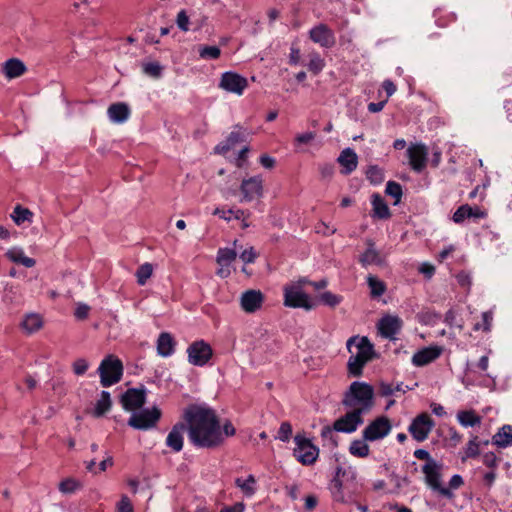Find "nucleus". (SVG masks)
I'll return each instance as SVG.
<instances>
[{
  "label": "nucleus",
  "mask_w": 512,
  "mask_h": 512,
  "mask_svg": "<svg viewBox=\"0 0 512 512\" xmlns=\"http://www.w3.org/2000/svg\"><path fill=\"white\" fill-rule=\"evenodd\" d=\"M163 66L157 61L143 62L142 71L145 75L158 79L163 74Z\"/></svg>",
  "instance_id": "obj_41"
},
{
  "label": "nucleus",
  "mask_w": 512,
  "mask_h": 512,
  "mask_svg": "<svg viewBox=\"0 0 512 512\" xmlns=\"http://www.w3.org/2000/svg\"><path fill=\"white\" fill-rule=\"evenodd\" d=\"M264 295L260 290H247L242 293L240 305L246 313H254L262 307Z\"/></svg>",
  "instance_id": "obj_20"
},
{
  "label": "nucleus",
  "mask_w": 512,
  "mask_h": 512,
  "mask_svg": "<svg viewBox=\"0 0 512 512\" xmlns=\"http://www.w3.org/2000/svg\"><path fill=\"white\" fill-rule=\"evenodd\" d=\"M89 368V363L84 358L76 359L72 364V369L75 375L82 376L86 373Z\"/></svg>",
  "instance_id": "obj_53"
},
{
  "label": "nucleus",
  "mask_w": 512,
  "mask_h": 512,
  "mask_svg": "<svg viewBox=\"0 0 512 512\" xmlns=\"http://www.w3.org/2000/svg\"><path fill=\"white\" fill-rule=\"evenodd\" d=\"M80 487H81L80 482L73 478L64 479L59 483V490H60V492H62L64 494L74 493Z\"/></svg>",
  "instance_id": "obj_48"
},
{
  "label": "nucleus",
  "mask_w": 512,
  "mask_h": 512,
  "mask_svg": "<svg viewBox=\"0 0 512 512\" xmlns=\"http://www.w3.org/2000/svg\"><path fill=\"white\" fill-rule=\"evenodd\" d=\"M337 161L342 167L341 173L343 175L351 174L357 168L358 165L357 154L351 148H345L344 150H342Z\"/></svg>",
  "instance_id": "obj_22"
},
{
  "label": "nucleus",
  "mask_w": 512,
  "mask_h": 512,
  "mask_svg": "<svg viewBox=\"0 0 512 512\" xmlns=\"http://www.w3.org/2000/svg\"><path fill=\"white\" fill-rule=\"evenodd\" d=\"M359 262L363 267H367L372 264H381L380 254L371 240L367 241V249L360 256Z\"/></svg>",
  "instance_id": "obj_32"
},
{
  "label": "nucleus",
  "mask_w": 512,
  "mask_h": 512,
  "mask_svg": "<svg viewBox=\"0 0 512 512\" xmlns=\"http://www.w3.org/2000/svg\"><path fill=\"white\" fill-rule=\"evenodd\" d=\"M97 372L100 376L101 385L103 387H110L118 383L122 378V361L114 355H108L101 361Z\"/></svg>",
  "instance_id": "obj_4"
},
{
  "label": "nucleus",
  "mask_w": 512,
  "mask_h": 512,
  "mask_svg": "<svg viewBox=\"0 0 512 512\" xmlns=\"http://www.w3.org/2000/svg\"><path fill=\"white\" fill-rule=\"evenodd\" d=\"M198 53L200 58L205 60H215L218 59L221 55V50L217 46H206L202 45L198 49Z\"/></svg>",
  "instance_id": "obj_45"
},
{
  "label": "nucleus",
  "mask_w": 512,
  "mask_h": 512,
  "mask_svg": "<svg viewBox=\"0 0 512 512\" xmlns=\"http://www.w3.org/2000/svg\"><path fill=\"white\" fill-rule=\"evenodd\" d=\"M284 305L309 311L316 307V302L304 292L301 285H290L284 288Z\"/></svg>",
  "instance_id": "obj_7"
},
{
  "label": "nucleus",
  "mask_w": 512,
  "mask_h": 512,
  "mask_svg": "<svg viewBox=\"0 0 512 512\" xmlns=\"http://www.w3.org/2000/svg\"><path fill=\"white\" fill-rule=\"evenodd\" d=\"M89 313V306L86 304H79L75 310V317L77 319H85L87 318Z\"/></svg>",
  "instance_id": "obj_63"
},
{
  "label": "nucleus",
  "mask_w": 512,
  "mask_h": 512,
  "mask_svg": "<svg viewBox=\"0 0 512 512\" xmlns=\"http://www.w3.org/2000/svg\"><path fill=\"white\" fill-rule=\"evenodd\" d=\"M443 352V348L437 345L424 347L412 356V364L416 367L426 366L438 359Z\"/></svg>",
  "instance_id": "obj_19"
},
{
  "label": "nucleus",
  "mask_w": 512,
  "mask_h": 512,
  "mask_svg": "<svg viewBox=\"0 0 512 512\" xmlns=\"http://www.w3.org/2000/svg\"><path fill=\"white\" fill-rule=\"evenodd\" d=\"M409 164L417 173H421L427 164L428 150L424 144H412L407 149Z\"/></svg>",
  "instance_id": "obj_17"
},
{
  "label": "nucleus",
  "mask_w": 512,
  "mask_h": 512,
  "mask_svg": "<svg viewBox=\"0 0 512 512\" xmlns=\"http://www.w3.org/2000/svg\"><path fill=\"white\" fill-rule=\"evenodd\" d=\"M391 428L390 420L386 416H380L362 431V437L370 442L383 439L390 433Z\"/></svg>",
  "instance_id": "obj_11"
},
{
  "label": "nucleus",
  "mask_w": 512,
  "mask_h": 512,
  "mask_svg": "<svg viewBox=\"0 0 512 512\" xmlns=\"http://www.w3.org/2000/svg\"><path fill=\"white\" fill-rule=\"evenodd\" d=\"M257 255H256V252L254 251V248L253 247H250L249 249H245L241 254H240V259L245 263V264H249V263H253L256 259Z\"/></svg>",
  "instance_id": "obj_58"
},
{
  "label": "nucleus",
  "mask_w": 512,
  "mask_h": 512,
  "mask_svg": "<svg viewBox=\"0 0 512 512\" xmlns=\"http://www.w3.org/2000/svg\"><path fill=\"white\" fill-rule=\"evenodd\" d=\"M176 347V341L171 333L162 332L158 336L156 342V349L158 355L161 357L167 358L174 354Z\"/></svg>",
  "instance_id": "obj_23"
},
{
  "label": "nucleus",
  "mask_w": 512,
  "mask_h": 512,
  "mask_svg": "<svg viewBox=\"0 0 512 512\" xmlns=\"http://www.w3.org/2000/svg\"><path fill=\"white\" fill-rule=\"evenodd\" d=\"M189 23V16L187 15L186 11H179L176 17V24L178 28L183 32H187L189 31Z\"/></svg>",
  "instance_id": "obj_55"
},
{
  "label": "nucleus",
  "mask_w": 512,
  "mask_h": 512,
  "mask_svg": "<svg viewBox=\"0 0 512 512\" xmlns=\"http://www.w3.org/2000/svg\"><path fill=\"white\" fill-rule=\"evenodd\" d=\"M414 457L419 460H425V463H429L430 461H436L431 457L430 453L425 449H416L414 451Z\"/></svg>",
  "instance_id": "obj_61"
},
{
  "label": "nucleus",
  "mask_w": 512,
  "mask_h": 512,
  "mask_svg": "<svg viewBox=\"0 0 512 512\" xmlns=\"http://www.w3.org/2000/svg\"><path fill=\"white\" fill-rule=\"evenodd\" d=\"M10 216L13 222L20 226L25 222L32 223L34 214L30 209L16 205Z\"/></svg>",
  "instance_id": "obj_35"
},
{
  "label": "nucleus",
  "mask_w": 512,
  "mask_h": 512,
  "mask_svg": "<svg viewBox=\"0 0 512 512\" xmlns=\"http://www.w3.org/2000/svg\"><path fill=\"white\" fill-rule=\"evenodd\" d=\"M435 423L427 413H421L416 416L408 427V432L417 442L425 441L431 433Z\"/></svg>",
  "instance_id": "obj_10"
},
{
  "label": "nucleus",
  "mask_w": 512,
  "mask_h": 512,
  "mask_svg": "<svg viewBox=\"0 0 512 512\" xmlns=\"http://www.w3.org/2000/svg\"><path fill=\"white\" fill-rule=\"evenodd\" d=\"M292 436V426L288 421L281 423L276 439L282 442H288Z\"/></svg>",
  "instance_id": "obj_50"
},
{
  "label": "nucleus",
  "mask_w": 512,
  "mask_h": 512,
  "mask_svg": "<svg viewBox=\"0 0 512 512\" xmlns=\"http://www.w3.org/2000/svg\"><path fill=\"white\" fill-rule=\"evenodd\" d=\"M366 177L373 185H378L384 180V172L377 165L369 166L366 171Z\"/></svg>",
  "instance_id": "obj_46"
},
{
  "label": "nucleus",
  "mask_w": 512,
  "mask_h": 512,
  "mask_svg": "<svg viewBox=\"0 0 512 512\" xmlns=\"http://www.w3.org/2000/svg\"><path fill=\"white\" fill-rule=\"evenodd\" d=\"M402 325L403 322L398 316L385 315L378 321L377 328L383 338L394 340Z\"/></svg>",
  "instance_id": "obj_18"
},
{
  "label": "nucleus",
  "mask_w": 512,
  "mask_h": 512,
  "mask_svg": "<svg viewBox=\"0 0 512 512\" xmlns=\"http://www.w3.org/2000/svg\"><path fill=\"white\" fill-rule=\"evenodd\" d=\"M457 420L463 427H475L481 424V417L473 410L459 411Z\"/></svg>",
  "instance_id": "obj_34"
},
{
  "label": "nucleus",
  "mask_w": 512,
  "mask_h": 512,
  "mask_svg": "<svg viewBox=\"0 0 512 512\" xmlns=\"http://www.w3.org/2000/svg\"><path fill=\"white\" fill-rule=\"evenodd\" d=\"M161 415V410L156 406L142 409L138 412H133L128 419V425L137 430H149L157 425Z\"/></svg>",
  "instance_id": "obj_8"
},
{
  "label": "nucleus",
  "mask_w": 512,
  "mask_h": 512,
  "mask_svg": "<svg viewBox=\"0 0 512 512\" xmlns=\"http://www.w3.org/2000/svg\"><path fill=\"white\" fill-rule=\"evenodd\" d=\"M259 162L266 169H272L276 163L275 159L267 154L261 155Z\"/></svg>",
  "instance_id": "obj_62"
},
{
  "label": "nucleus",
  "mask_w": 512,
  "mask_h": 512,
  "mask_svg": "<svg viewBox=\"0 0 512 512\" xmlns=\"http://www.w3.org/2000/svg\"><path fill=\"white\" fill-rule=\"evenodd\" d=\"M346 474V470L342 467H337L335 476L331 481L330 490L332 493V497L335 501L344 502V494H343V482L341 477H344Z\"/></svg>",
  "instance_id": "obj_30"
},
{
  "label": "nucleus",
  "mask_w": 512,
  "mask_h": 512,
  "mask_svg": "<svg viewBox=\"0 0 512 512\" xmlns=\"http://www.w3.org/2000/svg\"><path fill=\"white\" fill-rule=\"evenodd\" d=\"M235 128L238 130H233L225 141L219 143L215 147V152L219 154H225L232 148H234L238 143L244 141V136L240 132V127L237 125Z\"/></svg>",
  "instance_id": "obj_28"
},
{
  "label": "nucleus",
  "mask_w": 512,
  "mask_h": 512,
  "mask_svg": "<svg viewBox=\"0 0 512 512\" xmlns=\"http://www.w3.org/2000/svg\"><path fill=\"white\" fill-rule=\"evenodd\" d=\"M44 325L43 317L39 313H27L20 323L24 333L31 335L38 332Z\"/></svg>",
  "instance_id": "obj_25"
},
{
  "label": "nucleus",
  "mask_w": 512,
  "mask_h": 512,
  "mask_svg": "<svg viewBox=\"0 0 512 512\" xmlns=\"http://www.w3.org/2000/svg\"><path fill=\"white\" fill-rule=\"evenodd\" d=\"M294 442L293 456L296 460L305 466L313 465L318 459L319 448L302 434H297Z\"/></svg>",
  "instance_id": "obj_6"
},
{
  "label": "nucleus",
  "mask_w": 512,
  "mask_h": 512,
  "mask_svg": "<svg viewBox=\"0 0 512 512\" xmlns=\"http://www.w3.org/2000/svg\"><path fill=\"white\" fill-rule=\"evenodd\" d=\"M320 174L323 179H330L334 174V165L326 163L320 166Z\"/></svg>",
  "instance_id": "obj_59"
},
{
  "label": "nucleus",
  "mask_w": 512,
  "mask_h": 512,
  "mask_svg": "<svg viewBox=\"0 0 512 512\" xmlns=\"http://www.w3.org/2000/svg\"><path fill=\"white\" fill-rule=\"evenodd\" d=\"M486 213L478 207H471L468 204L461 205L454 212L452 219L455 223L460 224L467 218H485Z\"/></svg>",
  "instance_id": "obj_26"
},
{
  "label": "nucleus",
  "mask_w": 512,
  "mask_h": 512,
  "mask_svg": "<svg viewBox=\"0 0 512 512\" xmlns=\"http://www.w3.org/2000/svg\"><path fill=\"white\" fill-rule=\"evenodd\" d=\"M242 193L241 202H251L254 199L263 196V179L256 175L248 179H244L240 185Z\"/></svg>",
  "instance_id": "obj_14"
},
{
  "label": "nucleus",
  "mask_w": 512,
  "mask_h": 512,
  "mask_svg": "<svg viewBox=\"0 0 512 512\" xmlns=\"http://www.w3.org/2000/svg\"><path fill=\"white\" fill-rule=\"evenodd\" d=\"M188 362L197 367L206 366L213 357V349L205 340H196L187 348Z\"/></svg>",
  "instance_id": "obj_9"
},
{
  "label": "nucleus",
  "mask_w": 512,
  "mask_h": 512,
  "mask_svg": "<svg viewBox=\"0 0 512 512\" xmlns=\"http://www.w3.org/2000/svg\"><path fill=\"white\" fill-rule=\"evenodd\" d=\"M309 37L323 48H332L336 43L334 32L323 23L317 24L309 31Z\"/></svg>",
  "instance_id": "obj_16"
},
{
  "label": "nucleus",
  "mask_w": 512,
  "mask_h": 512,
  "mask_svg": "<svg viewBox=\"0 0 512 512\" xmlns=\"http://www.w3.org/2000/svg\"><path fill=\"white\" fill-rule=\"evenodd\" d=\"M122 407L126 411H136L146 402V389L142 388H129L121 396Z\"/></svg>",
  "instance_id": "obj_15"
},
{
  "label": "nucleus",
  "mask_w": 512,
  "mask_h": 512,
  "mask_svg": "<svg viewBox=\"0 0 512 512\" xmlns=\"http://www.w3.org/2000/svg\"><path fill=\"white\" fill-rule=\"evenodd\" d=\"M131 111L124 102L113 103L108 107L107 115L113 123H124L130 117Z\"/></svg>",
  "instance_id": "obj_24"
},
{
  "label": "nucleus",
  "mask_w": 512,
  "mask_h": 512,
  "mask_svg": "<svg viewBox=\"0 0 512 512\" xmlns=\"http://www.w3.org/2000/svg\"><path fill=\"white\" fill-rule=\"evenodd\" d=\"M346 346L351 353L347 363L348 372L354 377H359L363 373L364 366L374 357V346L366 336H352L348 339Z\"/></svg>",
  "instance_id": "obj_2"
},
{
  "label": "nucleus",
  "mask_w": 512,
  "mask_h": 512,
  "mask_svg": "<svg viewBox=\"0 0 512 512\" xmlns=\"http://www.w3.org/2000/svg\"><path fill=\"white\" fill-rule=\"evenodd\" d=\"M315 137H316V134H315V132H312V131L305 132V133H302V134H298L295 137V143L297 145L308 144L311 141H313L315 139Z\"/></svg>",
  "instance_id": "obj_57"
},
{
  "label": "nucleus",
  "mask_w": 512,
  "mask_h": 512,
  "mask_svg": "<svg viewBox=\"0 0 512 512\" xmlns=\"http://www.w3.org/2000/svg\"><path fill=\"white\" fill-rule=\"evenodd\" d=\"M372 217L378 219H388L391 216L390 209L384 199L377 193L371 197Z\"/></svg>",
  "instance_id": "obj_31"
},
{
  "label": "nucleus",
  "mask_w": 512,
  "mask_h": 512,
  "mask_svg": "<svg viewBox=\"0 0 512 512\" xmlns=\"http://www.w3.org/2000/svg\"><path fill=\"white\" fill-rule=\"evenodd\" d=\"M441 470L442 464L438 461H430L422 466V472L425 476V483L433 491L439 493L441 496L452 499L454 493L447 487H444L441 483Z\"/></svg>",
  "instance_id": "obj_5"
},
{
  "label": "nucleus",
  "mask_w": 512,
  "mask_h": 512,
  "mask_svg": "<svg viewBox=\"0 0 512 512\" xmlns=\"http://www.w3.org/2000/svg\"><path fill=\"white\" fill-rule=\"evenodd\" d=\"M116 512H134V507L129 497L123 494L116 504Z\"/></svg>",
  "instance_id": "obj_52"
},
{
  "label": "nucleus",
  "mask_w": 512,
  "mask_h": 512,
  "mask_svg": "<svg viewBox=\"0 0 512 512\" xmlns=\"http://www.w3.org/2000/svg\"><path fill=\"white\" fill-rule=\"evenodd\" d=\"M6 257L10 261H12L14 263L22 264L23 266H25L27 268H31V267L35 266V264H36L35 259L26 256L23 249H21V248H12V249L8 250L6 252Z\"/></svg>",
  "instance_id": "obj_33"
},
{
  "label": "nucleus",
  "mask_w": 512,
  "mask_h": 512,
  "mask_svg": "<svg viewBox=\"0 0 512 512\" xmlns=\"http://www.w3.org/2000/svg\"><path fill=\"white\" fill-rule=\"evenodd\" d=\"M235 485L247 497L253 496L256 492V479L252 474L248 475L246 479L236 478Z\"/></svg>",
  "instance_id": "obj_37"
},
{
  "label": "nucleus",
  "mask_w": 512,
  "mask_h": 512,
  "mask_svg": "<svg viewBox=\"0 0 512 512\" xmlns=\"http://www.w3.org/2000/svg\"><path fill=\"white\" fill-rule=\"evenodd\" d=\"M492 320H493L492 312L485 311V312L482 313V322L481 323H476L474 325L473 329L475 331H478V330L482 329L485 332H489L491 330Z\"/></svg>",
  "instance_id": "obj_49"
},
{
  "label": "nucleus",
  "mask_w": 512,
  "mask_h": 512,
  "mask_svg": "<svg viewBox=\"0 0 512 512\" xmlns=\"http://www.w3.org/2000/svg\"><path fill=\"white\" fill-rule=\"evenodd\" d=\"M110 408H111L110 393L108 391L103 390L101 392L100 398L97 400V402L95 404V407L93 410V415L95 417H101L106 412H108L110 410Z\"/></svg>",
  "instance_id": "obj_38"
},
{
  "label": "nucleus",
  "mask_w": 512,
  "mask_h": 512,
  "mask_svg": "<svg viewBox=\"0 0 512 512\" xmlns=\"http://www.w3.org/2000/svg\"><path fill=\"white\" fill-rule=\"evenodd\" d=\"M367 284L370 289V296L373 299L380 298L386 292L387 286L385 282L374 275L367 277Z\"/></svg>",
  "instance_id": "obj_36"
},
{
  "label": "nucleus",
  "mask_w": 512,
  "mask_h": 512,
  "mask_svg": "<svg viewBox=\"0 0 512 512\" xmlns=\"http://www.w3.org/2000/svg\"><path fill=\"white\" fill-rule=\"evenodd\" d=\"M2 71L6 78L14 79L25 73L26 66L20 59L10 58L3 63Z\"/></svg>",
  "instance_id": "obj_27"
},
{
  "label": "nucleus",
  "mask_w": 512,
  "mask_h": 512,
  "mask_svg": "<svg viewBox=\"0 0 512 512\" xmlns=\"http://www.w3.org/2000/svg\"><path fill=\"white\" fill-rule=\"evenodd\" d=\"M464 484L463 478L459 474H455L450 478L449 487L450 491L460 488Z\"/></svg>",
  "instance_id": "obj_60"
},
{
  "label": "nucleus",
  "mask_w": 512,
  "mask_h": 512,
  "mask_svg": "<svg viewBox=\"0 0 512 512\" xmlns=\"http://www.w3.org/2000/svg\"><path fill=\"white\" fill-rule=\"evenodd\" d=\"M245 505L242 502H237L231 506L223 507L220 512H244Z\"/></svg>",
  "instance_id": "obj_64"
},
{
  "label": "nucleus",
  "mask_w": 512,
  "mask_h": 512,
  "mask_svg": "<svg viewBox=\"0 0 512 512\" xmlns=\"http://www.w3.org/2000/svg\"><path fill=\"white\" fill-rule=\"evenodd\" d=\"M183 418L187 424L189 441L196 448H219L226 438L236 434L232 422L226 420L221 426L216 411L206 404L188 405L183 412Z\"/></svg>",
  "instance_id": "obj_1"
},
{
  "label": "nucleus",
  "mask_w": 512,
  "mask_h": 512,
  "mask_svg": "<svg viewBox=\"0 0 512 512\" xmlns=\"http://www.w3.org/2000/svg\"><path fill=\"white\" fill-rule=\"evenodd\" d=\"M480 445L481 443L478 441V436L473 435L464 449V455L461 458L462 461L468 458L478 457L480 455Z\"/></svg>",
  "instance_id": "obj_40"
},
{
  "label": "nucleus",
  "mask_w": 512,
  "mask_h": 512,
  "mask_svg": "<svg viewBox=\"0 0 512 512\" xmlns=\"http://www.w3.org/2000/svg\"><path fill=\"white\" fill-rule=\"evenodd\" d=\"M237 257L235 250L230 248H220L217 252L216 261L219 265H231Z\"/></svg>",
  "instance_id": "obj_42"
},
{
  "label": "nucleus",
  "mask_w": 512,
  "mask_h": 512,
  "mask_svg": "<svg viewBox=\"0 0 512 512\" xmlns=\"http://www.w3.org/2000/svg\"><path fill=\"white\" fill-rule=\"evenodd\" d=\"M362 416L363 414L359 413V411L348 409L343 416L334 422V429L336 432L353 433L363 424L364 420Z\"/></svg>",
  "instance_id": "obj_13"
},
{
  "label": "nucleus",
  "mask_w": 512,
  "mask_h": 512,
  "mask_svg": "<svg viewBox=\"0 0 512 512\" xmlns=\"http://www.w3.org/2000/svg\"><path fill=\"white\" fill-rule=\"evenodd\" d=\"M385 193L388 196H391L392 198H394L395 199L394 205H397L401 201L403 191H402V187L399 183H397L395 181H388L386 184Z\"/></svg>",
  "instance_id": "obj_44"
},
{
  "label": "nucleus",
  "mask_w": 512,
  "mask_h": 512,
  "mask_svg": "<svg viewBox=\"0 0 512 512\" xmlns=\"http://www.w3.org/2000/svg\"><path fill=\"white\" fill-rule=\"evenodd\" d=\"M152 273H153L152 264L146 262V263L140 265L135 273V276L137 278V283L140 286L145 285L147 280L152 276Z\"/></svg>",
  "instance_id": "obj_43"
},
{
  "label": "nucleus",
  "mask_w": 512,
  "mask_h": 512,
  "mask_svg": "<svg viewBox=\"0 0 512 512\" xmlns=\"http://www.w3.org/2000/svg\"><path fill=\"white\" fill-rule=\"evenodd\" d=\"M483 464L493 470L498 467L499 459L494 452H487L482 457Z\"/></svg>",
  "instance_id": "obj_56"
},
{
  "label": "nucleus",
  "mask_w": 512,
  "mask_h": 512,
  "mask_svg": "<svg viewBox=\"0 0 512 512\" xmlns=\"http://www.w3.org/2000/svg\"><path fill=\"white\" fill-rule=\"evenodd\" d=\"M342 296L334 294L330 291H325L319 296V300L326 306L336 307L342 302Z\"/></svg>",
  "instance_id": "obj_47"
},
{
  "label": "nucleus",
  "mask_w": 512,
  "mask_h": 512,
  "mask_svg": "<svg viewBox=\"0 0 512 512\" xmlns=\"http://www.w3.org/2000/svg\"><path fill=\"white\" fill-rule=\"evenodd\" d=\"M342 405L346 409L359 411L363 415L368 413L374 405L373 387L366 382H352L344 393Z\"/></svg>",
  "instance_id": "obj_3"
},
{
  "label": "nucleus",
  "mask_w": 512,
  "mask_h": 512,
  "mask_svg": "<svg viewBox=\"0 0 512 512\" xmlns=\"http://www.w3.org/2000/svg\"><path fill=\"white\" fill-rule=\"evenodd\" d=\"M324 66L325 62L318 54H314L308 63V69L314 74L321 72Z\"/></svg>",
  "instance_id": "obj_51"
},
{
  "label": "nucleus",
  "mask_w": 512,
  "mask_h": 512,
  "mask_svg": "<svg viewBox=\"0 0 512 512\" xmlns=\"http://www.w3.org/2000/svg\"><path fill=\"white\" fill-rule=\"evenodd\" d=\"M187 429V424L177 423L166 437V445L171 448L174 452H180L183 448L184 438L183 433Z\"/></svg>",
  "instance_id": "obj_21"
},
{
  "label": "nucleus",
  "mask_w": 512,
  "mask_h": 512,
  "mask_svg": "<svg viewBox=\"0 0 512 512\" xmlns=\"http://www.w3.org/2000/svg\"><path fill=\"white\" fill-rule=\"evenodd\" d=\"M369 451V446L364 439H356L350 443L349 452L355 457L365 458L369 455Z\"/></svg>",
  "instance_id": "obj_39"
},
{
  "label": "nucleus",
  "mask_w": 512,
  "mask_h": 512,
  "mask_svg": "<svg viewBox=\"0 0 512 512\" xmlns=\"http://www.w3.org/2000/svg\"><path fill=\"white\" fill-rule=\"evenodd\" d=\"M335 432L336 430L334 429V425L332 427L326 425L321 429L320 435L323 440L331 442L333 446H337L338 443L336 440Z\"/></svg>",
  "instance_id": "obj_54"
},
{
  "label": "nucleus",
  "mask_w": 512,
  "mask_h": 512,
  "mask_svg": "<svg viewBox=\"0 0 512 512\" xmlns=\"http://www.w3.org/2000/svg\"><path fill=\"white\" fill-rule=\"evenodd\" d=\"M219 87L227 92L242 95L248 87V81L236 72L227 71L221 75Z\"/></svg>",
  "instance_id": "obj_12"
},
{
  "label": "nucleus",
  "mask_w": 512,
  "mask_h": 512,
  "mask_svg": "<svg viewBox=\"0 0 512 512\" xmlns=\"http://www.w3.org/2000/svg\"><path fill=\"white\" fill-rule=\"evenodd\" d=\"M491 443L498 448H507L512 446V425H503L493 435Z\"/></svg>",
  "instance_id": "obj_29"
}]
</instances>
